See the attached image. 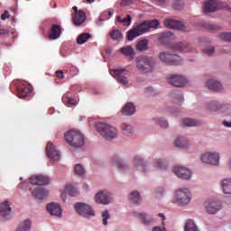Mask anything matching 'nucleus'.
Masks as SVG:
<instances>
[{"label": "nucleus", "mask_w": 231, "mask_h": 231, "mask_svg": "<svg viewBox=\"0 0 231 231\" xmlns=\"http://www.w3.org/2000/svg\"><path fill=\"white\" fill-rule=\"evenodd\" d=\"M136 68L141 73H152L156 68V60L151 56L136 58Z\"/></svg>", "instance_id": "nucleus-1"}, {"label": "nucleus", "mask_w": 231, "mask_h": 231, "mask_svg": "<svg viewBox=\"0 0 231 231\" xmlns=\"http://www.w3.org/2000/svg\"><path fill=\"white\" fill-rule=\"evenodd\" d=\"M96 129L106 140H114L118 135L116 128L106 123L97 124Z\"/></svg>", "instance_id": "nucleus-2"}, {"label": "nucleus", "mask_w": 231, "mask_h": 231, "mask_svg": "<svg viewBox=\"0 0 231 231\" xmlns=\"http://www.w3.org/2000/svg\"><path fill=\"white\" fill-rule=\"evenodd\" d=\"M65 140L71 147H82L84 145V135L78 130L67 132Z\"/></svg>", "instance_id": "nucleus-3"}, {"label": "nucleus", "mask_w": 231, "mask_h": 231, "mask_svg": "<svg viewBox=\"0 0 231 231\" xmlns=\"http://www.w3.org/2000/svg\"><path fill=\"white\" fill-rule=\"evenodd\" d=\"M110 75L122 86L129 84V70L122 68L110 69Z\"/></svg>", "instance_id": "nucleus-4"}, {"label": "nucleus", "mask_w": 231, "mask_h": 231, "mask_svg": "<svg viewBox=\"0 0 231 231\" xmlns=\"http://www.w3.org/2000/svg\"><path fill=\"white\" fill-rule=\"evenodd\" d=\"M159 58L162 62H164V64H169L171 66H177L178 64H181V57L176 54L161 52L159 54Z\"/></svg>", "instance_id": "nucleus-5"}, {"label": "nucleus", "mask_w": 231, "mask_h": 231, "mask_svg": "<svg viewBox=\"0 0 231 231\" xmlns=\"http://www.w3.org/2000/svg\"><path fill=\"white\" fill-rule=\"evenodd\" d=\"M175 198L179 205H189L192 197L188 189H180L175 192Z\"/></svg>", "instance_id": "nucleus-6"}, {"label": "nucleus", "mask_w": 231, "mask_h": 231, "mask_svg": "<svg viewBox=\"0 0 231 231\" xmlns=\"http://www.w3.org/2000/svg\"><path fill=\"white\" fill-rule=\"evenodd\" d=\"M74 208L79 216H83V217H89L90 216H95V212H93V209H91V206L78 202L75 204Z\"/></svg>", "instance_id": "nucleus-7"}, {"label": "nucleus", "mask_w": 231, "mask_h": 231, "mask_svg": "<svg viewBox=\"0 0 231 231\" xmlns=\"http://www.w3.org/2000/svg\"><path fill=\"white\" fill-rule=\"evenodd\" d=\"M160 22H158V20H151L144 21L137 24L135 27H137V30H139L141 35H143V33H147V32H150L151 28H158Z\"/></svg>", "instance_id": "nucleus-8"}, {"label": "nucleus", "mask_w": 231, "mask_h": 231, "mask_svg": "<svg viewBox=\"0 0 231 231\" xmlns=\"http://www.w3.org/2000/svg\"><path fill=\"white\" fill-rule=\"evenodd\" d=\"M203 163H208L209 165H219V153L207 152L200 157Z\"/></svg>", "instance_id": "nucleus-9"}, {"label": "nucleus", "mask_w": 231, "mask_h": 231, "mask_svg": "<svg viewBox=\"0 0 231 231\" xmlns=\"http://www.w3.org/2000/svg\"><path fill=\"white\" fill-rule=\"evenodd\" d=\"M167 82L170 83L174 88H183L187 84V79L180 75H170L167 78Z\"/></svg>", "instance_id": "nucleus-10"}, {"label": "nucleus", "mask_w": 231, "mask_h": 231, "mask_svg": "<svg viewBox=\"0 0 231 231\" xmlns=\"http://www.w3.org/2000/svg\"><path fill=\"white\" fill-rule=\"evenodd\" d=\"M46 152L48 158L51 160V162H59L60 160V152L55 148V145L49 142L46 146Z\"/></svg>", "instance_id": "nucleus-11"}, {"label": "nucleus", "mask_w": 231, "mask_h": 231, "mask_svg": "<svg viewBox=\"0 0 231 231\" xmlns=\"http://www.w3.org/2000/svg\"><path fill=\"white\" fill-rule=\"evenodd\" d=\"M12 217V208L8 205V201L0 204V220L7 221Z\"/></svg>", "instance_id": "nucleus-12"}, {"label": "nucleus", "mask_w": 231, "mask_h": 231, "mask_svg": "<svg viewBox=\"0 0 231 231\" xmlns=\"http://www.w3.org/2000/svg\"><path fill=\"white\" fill-rule=\"evenodd\" d=\"M173 172L178 178H180L181 180H190L192 176L190 170L183 166H175L173 168Z\"/></svg>", "instance_id": "nucleus-13"}, {"label": "nucleus", "mask_w": 231, "mask_h": 231, "mask_svg": "<svg viewBox=\"0 0 231 231\" xmlns=\"http://www.w3.org/2000/svg\"><path fill=\"white\" fill-rule=\"evenodd\" d=\"M97 203H101V205H109L111 203V193L107 190L99 191L95 197Z\"/></svg>", "instance_id": "nucleus-14"}, {"label": "nucleus", "mask_w": 231, "mask_h": 231, "mask_svg": "<svg viewBox=\"0 0 231 231\" xmlns=\"http://www.w3.org/2000/svg\"><path fill=\"white\" fill-rule=\"evenodd\" d=\"M17 95L19 98H25L28 95H31L32 91H33V88L29 83L23 82L22 87H17Z\"/></svg>", "instance_id": "nucleus-15"}, {"label": "nucleus", "mask_w": 231, "mask_h": 231, "mask_svg": "<svg viewBox=\"0 0 231 231\" xmlns=\"http://www.w3.org/2000/svg\"><path fill=\"white\" fill-rule=\"evenodd\" d=\"M32 185H50V178L44 175H35L29 179Z\"/></svg>", "instance_id": "nucleus-16"}, {"label": "nucleus", "mask_w": 231, "mask_h": 231, "mask_svg": "<svg viewBox=\"0 0 231 231\" xmlns=\"http://www.w3.org/2000/svg\"><path fill=\"white\" fill-rule=\"evenodd\" d=\"M47 210L51 216H55L56 217H60L62 216V208L59 203L51 202L47 205Z\"/></svg>", "instance_id": "nucleus-17"}, {"label": "nucleus", "mask_w": 231, "mask_h": 231, "mask_svg": "<svg viewBox=\"0 0 231 231\" xmlns=\"http://www.w3.org/2000/svg\"><path fill=\"white\" fill-rule=\"evenodd\" d=\"M204 205L208 214H217L218 210H221V204L219 202L209 200L206 201Z\"/></svg>", "instance_id": "nucleus-18"}, {"label": "nucleus", "mask_w": 231, "mask_h": 231, "mask_svg": "<svg viewBox=\"0 0 231 231\" xmlns=\"http://www.w3.org/2000/svg\"><path fill=\"white\" fill-rule=\"evenodd\" d=\"M219 10V2L217 0H208L204 3V12L210 14Z\"/></svg>", "instance_id": "nucleus-19"}, {"label": "nucleus", "mask_w": 231, "mask_h": 231, "mask_svg": "<svg viewBox=\"0 0 231 231\" xmlns=\"http://www.w3.org/2000/svg\"><path fill=\"white\" fill-rule=\"evenodd\" d=\"M62 33V27L57 23H53L51 26L50 33H49V39L50 41H55L60 37Z\"/></svg>", "instance_id": "nucleus-20"}, {"label": "nucleus", "mask_w": 231, "mask_h": 231, "mask_svg": "<svg viewBox=\"0 0 231 231\" xmlns=\"http://www.w3.org/2000/svg\"><path fill=\"white\" fill-rule=\"evenodd\" d=\"M164 25L166 28H171V30H183L185 28L183 23L174 19L164 20Z\"/></svg>", "instance_id": "nucleus-21"}, {"label": "nucleus", "mask_w": 231, "mask_h": 231, "mask_svg": "<svg viewBox=\"0 0 231 231\" xmlns=\"http://www.w3.org/2000/svg\"><path fill=\"white\" fill-rule=\"evenodd\" d=\"M29 190L32 192L33 198H36V199H42L48 196V191L44 188H31Z\"/></svg>", "instance_id": "nucleus-22"}, {"label": "nucleus", "mask_w": 231, "mask_h": 231, "mask_svg": "<svg viewBox=\"0 0 231 231\" xmlns=\"http://www.w3.org/2000/svg\"><path fill=\"white\" fill-rule=\"evenodd\" d=\"M133 165L136 171H140V172H145V162L142 159V157L136 155L134 157Z\"/></svg>", "instance_id": "nucleus-23"}, {"label": "nucleus", "mask_w": 231, "mask_h": 231, "mask_svg": "<svg viewBox=\"0 0 231 231\" xmlns=\"http://www.w3.org/2000/svg\"><path fill=\"white\" fill-rule=\"evenodd\" d=\"M86 22V13L84 11L79 10L73 16V23L75 26H80L83 23Z\"/></svg>", "instance_id": "nucleus-24"}, {"label": "nucleus", "mask_w": 231, "mask_h": 231, "mask_svg": "<svg viewBox=\"0 0 231 231\" xmlns=\"http://www.w3.org/2000/svg\"><path fill=\"white\" fill-rule=\"evenodd\" d=\"M207 88H208L211 91H221L223 89V85L217 80L209 79L206 82Z\"/></svg>", "instance_id": "nucleus-25"}, {"label": "nucleus", "mask_w": 231, "mask_h": 231, "mask_svg": "<svg viewBox=\"0 0 231 231\" xmlns=\"http://www.w3.org/2000/svg\"><path fill=\"white\" fill-rule=\"evenodd\" d=\"M228 104H219L217 101H212L208 104V108L211 111H219L221 109H228Z\"/></svg>", "instance_id": "nucleus-26"}, {"label": "nucleus", "mask_w": 231, "mask_h": 231, "mask_svg": "<svg viewBox=\"0 0 231 231\" xmlns=\"http://www.w3.org/2000/svg\"><path fill=\"white\" fill-rule=\"evenodd\" d=\"M136 111V107L133 103H127L125 107L122 109V115L125 116H131V115H134Z\"/></svg>", "instance_id": "nucleus-27"}, {"label": "nucleus", "mask_w": 231, "mask_h": 231, "mask_svg": "<svg viewBox=\"0 0 231 231\" xmlns=\"http://www.w3.org/2000/svg\"><path fill=\"white\" fill-rule=\"evenodd\" d=\"M109 37L112 39V41L120 42V41L124 38V34H122V31L118 29H113L109 32Z\"/></svg>", "instance_id": "nucleus-28"}, {"label": "nucleus", "mask_w": 231, "mask_h": 231, "mask_svg": "<svg viewBox=\"0 0 231 231\" xmlns=\"http://www.w3.org/2000/svg\"><path fill=\"white\" fill-rule=\"evenodd\" d=\"M140 35H142V33L140 32L138 28L135 26L128 31L126 39L127 41H134V39H136V37H140Z\"/></svg>", "instance_id": "nucleus-29"}, {"label": "nucleus", "mask_w": 231, "mask_h": 231, "mask_svg": "<svg viewBox=\"0 0 231 231\" xmlns=\"http://www.w3.org/2000/svg\"><path fill=\"white\" fill-rule=\"evenodd\" d=\"M92 37L93 35H91L89 32H82L78 36L76 42L77 44H86V42L89 41V39Z\"/></svg>", "instance_id": "nucleus-30"}, {"label": "nucleus", "mask_w": 231, "mask_h": 231, "mask_svg": "<svg viewBox=\"0 0 231 231\" xmlns=\"http://www.w3.org/2000/svg\"><path fill=\"white\" fill-rule=\"evenodd\" d=\"M182 127H196L199 125V121L196 119L184 118L181 120Z\"/></svg>", "instance_id": "nucleus-31"}, {"label": "nucleus", "mask_w": 231, "mask_h": 231, "mask_svg": "<svg viewBox=\"0 0 231 231\" xmlns=\"http://www.w3.org/2000/svg\"><path fill=\"white\" fill-rule=\"evenodd\" d=\"M119 51H121L125 57H130V59L134 57V49L129 45L122 47L119 49Z\"/></svg>", "instance_id": "nucleus-32"}, {"label": "nucleus", "mask_w": 231, "mask_h": 231, "mask_svg": "<svg viewBox=\"0 0 231 231\" xmlns=\"http://www.w3.org/2000/svg\"><path fill=\"white\" fill-rule=\"evenodd\" d=\"M172 50H174V51H187L189 50V43L187 42H178V43H174L171 46Z\"/></svg>", "instance_id": "nucleus-33"}, {"label": "nucleus", "mask_w": 231, "mask_h": 231, "mask_svg": "<svg viewBox=\"0 0 231 231\" xmlns=\"http://www.w3.org/2000/svg\"><path fill=\"white\" fill-rule=\"evenodd\" d=\"M149 50V41L142 40L136 45L137 51H147Z\"/></svg>", "instance_id": "nucleus-34"}, {"label": "nucleus", "mask_w": 231, "mask_h": 231, "mask_svg": "<svg viewBox=\"0 0 231 231\" xmlns=\"http://www.w3.org/2000/svg\"><path fill=\"white\" fill-rule=\"evenodd\" d=\"M31 227L32 221H30V219H26L18 226L16 231H30Z\"/></svg>", "instance_id": "nucleus-35"}, {"label": "nucleus", "mask_w": 231, "mask_h": 231, "mask_svg": "<svg viewBox=\"0 0 231 231\" xmlns=\"http://www.w3.org/2000/svg\"><path fill=\"white\" fill-rule=\"evenodd\" d=\"M65 192L66 194H69V196H79V190L77 188H75V186H72L71 184H67L65 186Z\"/></svg>", "instance_id": "nucleus-36"}, {"label": "nucleus", "mask_w": 231, "mask_h": 231, "mask_svg": "<svg viewBox=\"0 0 231 231\" xmlns=\"http://www.w3.org/2000/svg\"><path fill=\"white\" fill-rule=\"evenodd\" d=\"M222 189L224 194H231V179H225L222 181Z\"/></svg>", "instance_id": "nucleus-37"}, {"label": "nucleus", "mask_w": 231, "mask_h": 231, "mask_svg": "<svg viewBox=\"0 0 231 231\" xmlns=\"http://www.w3.org/2000/svg\"><path fill=\"white\" fill-rule=\"evenodd\" d=\"M176 147H180V149H185L189 145V142L185 137H179L174 142Z\"/></svg>", "instance_id": "nucleus-38"}, {"label": "nucleus", "mask_w": 231, "mask_h": 231, "mask_svg": "<svg viewBox=\"0 0 231 231\" xmlns=\"http://www.w3.org/2000/svg\"><path fill=\"white\" fill-rule=\"evenodd\" d=\"M112 165H116L118 167L119 171H125V169H128V166L122 162V160L116 157L112 161Z\"/></svg>", "instance_id": "nucleus-39"}, {"label": "nucleus", "mask_w": 231, "mask_h": 231, "mask_svg": "<svg viewBox=\"0 0 231 231\" xmlns=\"http://www.w3.org/2000/svg\"><path fill=\"white\" fill-rule=\"evenodd\" d=\"M138 217H140L142 223H143V225H151V223H152V217H149L147 214L145 213H139Z\"/></svg>", "instance_id": "nucleus-40"}, {"label": "nucleus", "mask_w": 231, "mask_h": 231, "mask_svg": "<svg viewBox=\"0 0 231 231\" xmlns=\"http://www.w3.org/2000/svg\"><path fill=\"white\" fill-rule=\"evenodd\" d=\"M184 231H198V226H196L194 221L189 219L186 222Z\"/></svg>", "instance_id": "nucleus-41"}, {"label": "nucleus", "mask_w": 231, "mask_h": 231, "mask_svg": "<svg viewBox=\"0 0 231 231\" xmlns=\"http://www.w3.org/2000/svg\"><path fill=\"white\" fill-rule=\"evenodd\" d=\"M122 129L125 136H131L133 134V126L130 125L124 124Z\"/></svg>", "instance_id": "nucleus-42"}, {"label": "nucleus", "mask_w": 231, "mask_h": 231, "mask_svg": "<svg viewBox=\"0 0 231 231\" xmlns=\"http://www.w3.org/2000/svg\"><path fill=\"white\" fill-rule=\"evenodd\" d=\"M140 193L138 191H134L129 195V200L134 203H140Z\"/></svg>", "instance_id": "nucleus-43"}, {"label": "nucleus", "mask_w": 231, "mask_h": 231, "mask_svg": "<svg viewBox=\"0 0 231 231\" xmlns=\"http://www.w3.org/2000/svg\"><path fill=\"white\" fill-rule=\"evenodd\" d=\"M74 172L77 176H84V174H86V170L84 169V166H81L80 164H76L74 168Z\"/></svg>", "instance_id": "nucleus-44"}, {"label": "nucleus", "mask_w": 231, "mask_h": 231, "mask_svg": "<svg viewBox=\"0 0 231 231\" xmlns=\"http://www.w3.org/2000/svg\"><path fill=\"white\" fill-rule=\"evenodd\" d=\"M218 39H220V41H224L225 42H231V32H221L218 35Z\"/></svg>", "instance_id": "nucleus-45"}, {"label": "nucleus", "mask_w": 231, "mask_h": 231, "mask_svg": "<svg viewBox=\"0 0 231 231\" xmlns=\"http://www.w3.org/2000/svg\"><path fill=\"white\" fill-rule=\"evenodd\" d=\"M172 98L176 106H181V102H183V95L178 94L173 96Z\"/></svg>", "instance_id": "nucleus-46"}, {"label": "nucleus", "mask_w": 231, "mask_h": 231, "mask_svg": "<svg viewBox=\"0 0 231 231\" xmlns=\"http://www.w3.org/2000/svg\"><path fill=\"white\" fill-rule=\"evenodd\" d=\"M155 167H158L159 169H167V164L163 162L162 160H155L154 161Z\"/></svg>", "instance_id": "nucleus-47"}, {"label": "nucleus", "mask_w": 231, "mask_h": 231, "mask_svg": "<svg viewBox=\"0 0 231 231\" xmlns=\"http://www.w3.org/2000/svg\"><path fill=\"white\" fill-rule=\"evenodd\" d=\"M136 0H120V6H131Z\"/></svg>", "instance_id": "nucleus-48"}, {"label": "nucleus", "mask_w": 231, "mask_h": 231, "mask_svg": "<svg viewBox=\"0 0 231 231\" xmlns=\"http://www.w3.org/2000/svg\"><path fill=\"white\" fill-rule=\"evenodd\" d=\"M156 122L161 127H169V123L163 118H158Z\"/></svg>", "instance_id": "nucleus-49"}, {"label": "nucleus", "mask_w": 231, "mask_h": 231, "mask_svg": "<svg viewBox=\"0 0 231 231\" xmlns=\"http://www.w3.org/2000/svg\"><path fill=\"white\" fill-rule=\"evenodd\" d=\"M102 217H103V225L106 226L107 225V220L109 219V212L107 210L104 211L102 213Z\"/></svg>", "instance_id": "nucleus-50"}, {"label": "nucleus", "mask_w": 231, "mask_h": 231, "mask_svg": "<svg viewBox=\"0 0 231 231\" xmlns=\"http://www.w3.org/2000/svg\"><path fill=\"white\" fill-rule=\"evenodd\" d=\"M63 102H65L66 104H69V106H74L75 104V99L71 98V97H63L62 98Z\"/></svg>", "instance_id": "nucleus-51"}, {"label": "nucleus", "mask_w": 231, "mask_h": 231, "mask_svg": "<svg viewBox=\"0 0 231 231\" xmlns=\"http://www.w3.org/2000/svg\"><path fill=\"white\" fill-rule=\"evenodd\" d=\"M145 95H146V97H151V96L154 95V89L151 87L147 88L145 89Z\"/></svg>", "instance_id": "nucleus-52"}, {"label": "nucleus", "mask_w": 231, "mask_h": 231, "mask_svg": "<svg viewBox=\"0 0 231 231\" xmlns=\"http://www.w3.org/2000/svg\"><path fill=\"white\" fill-rule=\"evenodd\" d=\"M122 23L124 24H131V15L127 14L126 18H123Z\"/></svg>", "instance_id": "nucleus-53"}, {"label": "nucleus", "mask_w": 231, "mask_h": 231, "mask_svg": "<svg viewBox=\"0 0 231 231\" xmlns=\"http://www.w3.org/2000/svg\"><path fill=\"white\" fill-rule=\"evenodd\" d=\"M70 75H72V77H75V75H79V69H77V67H71Z\"/></svg>", "instance_id": "nucleus-54"}, {"label": "nucleus", "mask_w": 231, "mask_h": 231, "mask_svg": "<svg viewBox=\"0 0 231 231\" xmlns=\"http://www.w3.org/2000/svg\"><path fill=\"white\" fill-rule=\"evenodd\" d=\"M204 51L208 55H212L214 54V51H216V49L214 47H210L209 49H206Z\"/></svg>", "instance_id": "nucleus-55"}, {"label": "nucleus", "mask_w": 231, "mask_h": 231, "mask_svg": "<svg viewBox=\"0 0 231 231\" xmlns=\"http://www.w3.org/2000/svg\"><path fill=\"white\" fill-rule=\"evenodd\" d=\"M10 17V13L8 11H5L4 14L1 15L2 21H5V19H8Z\"/></svg>", "instance_id": "nucleus-56"}, {"label": "nucleus", "mask_w": 231, "mask_h": 231, "mask_svg": "<svg viewBox=\"0 0 231 231\" xmlns=\"http://www.w3.org/2000/svg\"><path fill=\"white\" fill-rule=\"evenodd\" d=\"M56 77L57 79H64V72L62 70L56 71Z\"/></svg>", "instance_id": "nucleus-57"}, {"label": "nucleus", "mask_w": 231, "mask_h": 231, "mask_svg": "<svg viewBox=\"0 0 231 231\" xmlns=\"http://www.w3.org/2000/svg\"><path fill=\"white\" fill-rule=\"evenodd\" d=\"M0 35H8V30L0 29Z\"/></svg>", "instance_id": "nucleus-58"}, {"label": "nucleus", "mask_w": 231, "mask_h": 231, "mask_svg": "<svg viewBox=\"0 0 231 231\" xmlns=\"http://www.w3.org/2000/svg\"><path fill=\"white\" fill-rule=\"evenodd\" d=\"M223 125L225 127H231V121H224Z\"/></svg>", "instance_id": "nucleus-59"}, {"label": "nucleus", "mask_w": 231, "mask_h": 231, "mask_svg": "<svg viewBox=\"0 0 231 231\" xmlns=\"http://www.w3.org/2000/svg\"><path fill=\"white\" fill-rule=\"evenodd\" d=\"M152 231H166V229H165V227H163V228H161V227H154L153 229H152Z\"/></svg>", "instance_id": "nucleus-60"}, {"label": "nucleus", "mask_w": 231, "mask_h": 231, "mask_svg": "<svg viewBox=\"0 0 231 231\" xmlns=\"http://www.w3.org/2000/svg\"><path fill=\"white\" fill-rule=\"evenodd\" d=\"M164 36L165 37H172V32H167L164 33Z\"/></svg>", "instance_id": "nucleus-61"}, {"label": "nucleus", "mask_w": 231, "mask_h": 231, "mask_svg": "<svg viewBox=\"0 0 231 231\" xmlns=\"http://www.w3.org/2000/svg\"><path fill=\"white\" fill-rule=\"evenodd\" d=\"M159 217L162 218V225H163V221H165V215H163L162 213H160Z\"/></svg>", "instance_id": "nucleus-62"}, {"label": "nucleus", "mask_w": 231, "mask_h": 231, "mask_svg": "<svg viewBox=\"0 0 231 231\" xmlns=\"http://www.w3.org/2000/svg\"><path fill=\"white\" fill-rule=\"evenodd\" d=\"M106 14H108V17H106V19H109L110 17H113V12L108 11V12H106Z\"/></svg>", "instance_id": "nucleus-63"}, {"label": "nucleus", "mask_w": 231, "mask_h": 231, "mask_svg": "<svg viewBox=\"0 0 231 231\" xmlns=\"http://www.w3.org/2000/svg\"><path fill=\"white\" fill-rule=\"evenodd\" d=\"M209 30H217V26H216V25H209Z\"/></svg>", "instance_id": "nucleus-64"}]
</instances>
